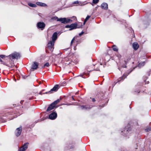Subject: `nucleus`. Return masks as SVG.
Masks as SVG:
<instances>
[{
    "label": "nucleus",
    "mask_w": 151,
    "mask_h": 151,
    "mask_svg": "<svg viewBox=\"0 0 151 151\" xmlns=\"http://www.w3.org/2000/svg\"><path fill=\"white\" fill-rule=\"evenodd\" d=\"M37 25L38 29H40L42 30L45 28V25L44 22H40L37 23Z\"/></svg>",
    "instance_id": "7ed1b4c3"
},
{
    "label": "nucleus",
    "mask_w": 151,
    "mask_h": 151,
    "mask_svg": "<svg viewBox=\"0 0 151 151\" xmlns=\"http://www.w3.org/2000/svg\"><path fill=\"white\" fill-rule=\"evenodd\" d=\"M0 61L3 64H4V63H3V61L2 60V59H1V58H0Z\"/></svg>",
    "instance_id": "473e14b6"
},
{
    "label": "nucleus",
    "mask_w": 151,
    "mask_h": 151,
    "mask_svg": "<svg viewBox=\"0 0 151 151\" xmlns=\"http://www.w3.org/2000/svg\"><path fill=\"white\" fill-rule=\"evenodd\" d=\"M22 131V128L21 127L17 128L16 129L15 132V135L17 137H18L21 134Z\"/></svg>",
    "instance_id": "423d86ee"
},
{
    "label": "nucleus",
    "mask_w": 151,
    "mask_h": 151,
    "mask_svg": "<svg viewBox=\"0 0 151 151\" xmlns=\"http://www.w3.org/2000/svg\"><path fill=\"white\" fill-rule=\"evenodd\" d=\"M81 107L82 109L85 110L91 108L89 105L82 106Z\"/></svg>",
    "instance_id": "dca6fc26"
},
{
    "label": "nucleus",
    "mask_w": 151,
    "mask_h": 151,
    "mask_svg": "<svg viewBox=\"0 0 151 151\" xmlns=\"http://www.w3.org/2000/svg\"><path fill=\"white\" fill-rule=\"evenodd\" d=\"M55 106L53 105L52 104H51L48 107L47 110V111H49L54 109L55 107Z\"/></svg>",
    "instance_id": "2eb2a0df"
},
{
    "label": "nucleus",
    "mask_w": 151,
    "mask_h": 151,
    "mask_svg": "<svg viewBox=\"0 0 151 151\" xmlns=\"http://www.w3.org/2000/svg\"><path fill=\"white\" fill-rule=\"evenodd\" d=\"M113 49L114 51H115L117 52L118 51V49L115 45H114L113 46Z\"/></svg>",
    "instance_id": "4be33fe9"
},
{
    "label": "nucleus",
    "mask_w": 151,
    "mask_h": 151,
    "mask_svg": "<svg viewBox=\"0 0 151 151\" xmlns=\"http://www.w3.org/2000/svg\"><path fill=\"white\" fill-rule=\"evenodd\" d=\"M22 101H21V102H20V103H21V104H22Z\"/></svg>",
    "instance_id": "a18cd8bd"
},
{
    "label": "nucleus",
    "mask_w": 151,
    "mask_h": 151,
    "mask_svg": "<svg viewBox=\"0 0 151 151\" xmlns=\"http://www.w3.org/2000/svg\"><path fill=\"white\" fill-rule=\"evenodd\" d=\"M95 101H96V100H95V99H94V98H93V99H92V101H93V102H94Z\"/></svg>",
    "instance_id": "c9c22d12"
},
{
    "label": "nucleus",
    "mask_w": 151,
    "mask_h": 151,
    "mask_svg": "<svg viewBox=\"0 0 151 151\" xmlns=\"http://www.w3.org/2000/svg\"><path fill=\"white\" fill-rule=\"evenodd\" d=\"M145 64V62H143L140 63L138 65V66L139 67H141L142 66H143Z\"/></svg>",
    "instance_id": "412c9836"
},
{
    "label": "nucleus",
    "mask_w": 151,
    "mask_h": 151,
    "mask_svg": "<svg viewBox=\"0 0 151 151\" xmlns=\"http://www.w3.org/2000/svg\"><path fill=\"white\" fill-rule=\"evenodd\" d=\"M28 5L29 6L32 7H37V5L36 4L31 3H28Z\"/></svg>",
    "instance_id": "aec40b11"
},
{
    "label": "nucleus",
    "mask_w": 151,
    "mask_h": 151,
    "mask_svg": "<svg viewBox=\"0 0 151 151\" xmlns=\"http://www.w3.org/2000/svg\"><path fill=\"white\" fill-rule=\"evenodd\" d=\"M59 88V86L58 85H55L53 88L51 89V90L48 92H46V93L47 94L49 93H52L53 91L54 92L57 91Z\"/></svg>",
    "instance_id": "39448f33"
},
{
    "label": "nucleus",
    "mask_w": 151,
    "mask_h": 151,
    "mask_svg": "<svg viewBox=\"0 0 151 151\" xmlns=\"http://www.w3.org/2000/svg\"><path fill=\"white\" fill-rule=\"evenodd\" d=\"M132 46L133 49L135 50L138 49L139 47L138 44L136 42H134Z\"/></svg>",
    "instance_id": "ddd939ff"
},
{
    "label": "nucleus",
    "mask_w": 151,
    "mask_h": 151,
    "mask_svg": "<svg viewBox=\"0 0 151 151\" xmlns=\"http://www.w3.org/2000/svg\"><path fill=\"white\" fill-rule=\"evenodd\" d=\"M151 130V128H148L146 129L147 131H149Z\"/></svg>",
    "instance_id": "f704fd0d"
},
{
    "label": "nucleus",
    "mask_w": 151,
    "mask_h": 151,
    "mask_svg": "<svg viewBox=\"0 0 151 151\" xmlns=\"http://www.w3.org/2000/svg\"><path fill=\"white\" fill-rule=\"evenodd\" d=\"M77 26V24L76 23H74L71 24L70 25V29L69 30H71L73 29L76 28Z\"/></svg>",
    "instance_id": "9d476101"
},
{
    "label": "nucleus",
    "mask_w": 151,
    "mask_h": 151,
    "mask_svg": "<svg viewBox=\"0 0 151 151\" xmlns=\"http://www.w3.org/2000/svg\"><path fill=\"white\" fill-rule=\"evenodd\" d=\"M87 70L88 71H89V72L91 71V70H89V68H87Z\"/></svg>",
    "instance_id": "4c0bfd02"
},
{
    "label": "nucleus",
    "mask_w": 151,
    "mask_h": 151,
    "mask_svg": "<svg viewBox=\"0 0 151 151\" xmlns=\"http://www.w3.org/2000/svg\"><path fill=\"white\" fill-rule=\"evenodd\" d=\"M65 27L66 28H70V25H67L65 26Z\"/></svg>",
    "instance_id": "7c9ffc66"
},
{
    "label": "nucleus",
    "mask_w": 151,
    "mask_h": 151,
    "mask_svg": "<svg viewBox=\"0 0 151 151\" xmlns=\"http://www.w3.org/2000/svg\"><path fill=\"white\" fill-rule=\"evenodd\" d=\"M28 76H24V75H22V77H23V78L24 79H25Z\"/></svg>",
    "instance_id": "2f4dec72"
},
{
    "label": "nucleus",
    "mask_w": 151,
    "mask_h": 151,
    "mask_svg": "<svg viewBox=\"0 0 151 151\" xmlns=\"http://www.w3.org/2000/svg\"><path fill=\"white\" fill-rule=\"evenodd\" d=\"M5 55H0V58H3L5 57Z\"/></svg>",
    "instance_id": "c85d7f7f"
},
{
    "label": "nucleus",
    "mask_w": 151,
    "mask_h": 151,
    "mask_svg": "<svg viewBox=\"0 0 151 151\" xmlns=\"http://www.w3.org/2000/svg\"><path fill=\"white\" fill-rule=\"evenodd\" d=\"M46 92L45 93H42V92H40L39 94L40 95H42V94H46Z\"/></svg>",
    "instance_id": "72a5a7b5"
},
{
    "label": "nucleus",
    "mask_w": 151,
    "mask_h": 151,
    "mask_svg": "<svg viewBox=\"0 0 151 151\" xmlns=\"http://www.w3.org/2000/svg\"><path fill=\"white\" fill-rule=\"evenodd\" d=\"M124 62H125V63L126 64V61H124Z\"/></svg>",
    "instance_id": "37998d69"
},
{
    "label": "nucleus",
    "mask_w": 151,
    "mask_h": 151,
    "mask_svg": "<svg viewBox=\"0 0 151 151\" xmlns=\"http://www.w3.org/2000/svg\"><path fill=\"white\" fill-rule=\"evenodd\" d=\"M10 59H18L20 58L19 54L17 52H14L8 56Z\"/></svg>",
    "instance_id": "f03ea898"
},
{
    "label": "nucleus",
    "mask_w": 151,
    "mask_h": 151,
    "mask_svg": "<svg viewBox=\"0 0 151 151\" xmlns=\"http://www.w3.org/2000/svg\"><path fill=\"white\" fill-rule=\"evenodd\" d=\"M75 40V37H74L73 39L71 41V43H70V45H71L72 44H73V43L74 40Z\"/></svg>",
    "instance_id": "bb28decb"
},
{
    "label": "nucleus",
    "mask_w": 151,
    "mask_h": 151,
    "mask_svg": "<svg viewBox=\"0 0 151 151\" xmlns=\"http://www.w3.org/2000/svg\"><path fill=\"white\" fill-rule=\"evenodd\" d=\"M86 22L85 21V20L83 22V24H85Z\"/></svg>",
    "instance_id": "58836bf2"
},
{
    "label": "nucleus",
    "mask_w": 151,
    "mask_h": 151,
    "mask_svg": "<svg viewBox=\"0 0 151 151\" xmlns=\"http://www.w3.org/2000/svg\"><path fill=\"white\" fill-rule=\"evenodd\" d=\"M72 99H73V100H75V99H74V98H73V96H72Z\"/></svg>",
    "instance_id": "ea45409f"
},
{
    "label": "nucleus",
    "mask_w": 151,
    "mask_h": 151,
    "mask_svg": "<svg viewBox=\"0 0 151 151\" xmlns=\"http://www.w3.org/2000/svg\"><path fill=\"white\" fill-rule=\"evenodd\" d=\"M36 4L37 5L40 6H47V5L44 3L38 2L36 3Z\"/></svg>",
    "instance_id": "f3484780"
},
{
    "label": "nucleus",
    "mask_w": 151,
    "mask_h": 151,
    "mask_svg": "<svg viewBox=\"0 0 151 151\" xmlns=\"http://www.w3.org/2000/svg\"><path fill=\"white\" fill-rule=\"evenodd\" d=\"M84 33V32H81L79 34V35L80 36H81L83 33Z\"/></svg>",
    "instance_id": "c756f323"
},
{
    "label": "nucleus",
    "mask_w": 151,
    "mask_h": 151,
    "mask_svg": "<svg viewBox=\"0 0 151 151\" xmlns=\"http://www.w3.org/2000/svg\"><path fill=\"white\" fill-rule=\"evenodd\" d=\"M139 91H138L137 92V93H139Z\"/></svg>",
    "instance_id": "a19ab883"
},
{
    "label": "nucleus",
    "mask_w": 151,
    "mask_h": 151,
    "mask_svg": "<svg viewBox=\"0 0 151 151\" xmlns=\"http://www.w3.org/2000/svg\"><path fill=\"white\" fill-rule=\"evenodd\" d=\"M123 131H122V134L124 135H125L129 132V130H130L129 129L128 130L126 129V128H124Z\"/></svg>",
    "instance_id": "a211bd4d"
},
{
    "label": "nucleus",
    "mask_w": 151,
    "mask_h": 151,
    "mask_svg": "<svg viewBox=\"0 0 151 151\" xmlns=\"http://www.w3.org/2000/svg\"><path fill=\"white\" fill-rule=\"evenodd\" d=\"M57 17H52L51 19L53 20H57L58 21V19H59Z\"/></svg>",
    "instance_id": "5701e85b"
},
{
    "label": "nucleus",
    "mask_w": 151,
    "mask_h": 151,
    "mask_svg": "<svg viewBox=\"0 0 151 151\" xmlns=\"http://www.w3.org/2000/svg\"><path fill=\"white\" fill-rule=\"evenodd\" d=\"M148 83H149V82H148V81H147V84H148Z\"/></svg>",
    "instance_id": "c03bdc74"
},
{
    "label": "nucleus",
    "mask_w": 151,
    "mask_h": 151,
    "mask_svg": "<svg viewBox=\"0 0 151 151\" xmlns=\"http://www.w3.org/2000/svg\"><path fill=\"white\" fill-rule=\"evenodd\" d=\"M57 117V114L56 113L53 112L49 115V118L50 119L53 120L55 119Z\"/></svg>",
    "instance_id": "0eeeda50"
},
{
    "label": "nucleus",
    "mask_w": 151,
    "mask_h": 151,
    "mask_svg": "<svg viewBox=\"0 0 151 151\" xmlns=\"http://www.w3.org/2000/svg\"><path fill=\"white\" fill-rule=\"evenodd\" d=\"M90 17V16H87V17H86V19L85 20L86 22H87V20Z\"/></svg>",
    "instance_id": "a878e982"
},
{
    "label": "nucleus",
    "mask_w": 151,
    "mask_h": 151,
    "mask_svg": "<svg viewBox=\"0 0 151 151\" xmlns=\"http://www.w3.org/2000/svg\"><path fill=\"white\" fill-rule=\"evenodd\" d=\"M131 72V71H130L129 73H125L124 74L122 77H120L119 79H118V81H121V80H123L124 78L126 77L129 74V73Z\"/></svg>",
    "instance_id": "1a4fd4ad"
},
{
    "label": "nucleus",
    "mask_w": 151,
    "mask_h": 151,
    "mask_svg": "<svg viewBox=\"0 0 151 151\" xmlns=\"http://www.w3.org/2000/svg\"><path fill=\"white\" fill-rule=\"evenodd\" d=\"M101 7L102 9L105 10L107 9L108 8V4L106 3H104L102 4Z\"/></svg>",
    "instance_id": "4468645a"
},
{
    "label": "nucleus",
    "mask_w": 151,
    "mask_h": 151,
    "mask_svg": "<svg viewBox=\"0 0 151 151\" xmlns=\"http://www.w3.org/2000/svg\"><path fill=\"white\" fill-rule=\"evenodd\" d=\"M79 2H80L78 1H75L73 3V4H79Z\"/></svg>",
    "instance_id": "cd10ccee"
},
{
    "label": "nucleus",
    "mask_w": 151,
    "mask_h": 151,
    "mask_svg": "<svg viewBox=\"0 0 151 151\" xmlns=\"http://www.w3.org/2000/svg\"><path fill=\"white\" fill-rule=\"evenodd\" d=\"M99 1V0H93V3L94 4H96Z\"/></svg>",
    "instance_id": "393cba45"
},
{
    "label": "nucleus",
    "mask_w": 151,
    "mask_h": 151,
    "mask_svg": "<svg viewBox=\"0 0 151 151\" xmlns=\"http://www.w3.org/2000/svg\"><path fill=\"white\" fill-rule=\"evenodd\" d=\"M100 65H102V64H101H101H100Z\"/></svg>",
    "instance_id": "49530a36"
},
{
    "label": "nucleus",
    "mask_w": 151,
    "mask_h": 151,
    "mask_svg": "<svg viewBox=\"0 0 151 151\" xmlns=\"http://www.w3.org/2000/svg\"><path fill=\"white\" fill-rule=\"evenodd\" d=\"M57 38V33L55 32H54L52 36V41L55 42V40H56Z\"/></svg>",
    "instance_id": "9b49d317"
},
{
    "label": "nucleus",
    "mask_w": 151,
    "mask_h": 151,
    "mask_svg": "<svg viewBox=\"0 0 151 151\" xmlns=\"http://www.w3.org/2000/svg\"><path fill=\"white\" fill-rule=\"evenodd\" d=\"M29 143H24L23 145L20 147L19 149V151H25L28 148V146Z\"/></svg>",
    "instance_id": "20e7f679"
},
{
    "label": "nucleus",
    "mask_w": 151,
    "mask_h": 151,
    "mask_svg": "<svg viewBox=\"0 0 151 151\" xmlns=\"http://www.w3.org/2000/svg\"><path fill=\"white\" fill-rule=\"evenodd\" d=\"M60 101V100L59 99H58L56 101H54V102H53L52 103L53 105H55L56 104H58V103H59Z\"/></svg>",
    "instance_id": "6ab92c4d"
},
{
    "label": "nucleus",
    "mask_w": 151,
    "mask_h": 151,
    "mask_svg": "<svg viewBox=\"0 0 151 151\" xmlns=\"http://www.w3.org/2000/svg\"><path fill=\"white\" fill-rule=\"evenodd\" d=\"M55 42L53 41H50L47 44V47L49 49H51L54 46Z\"/></svg>",
    "instance_id": "6e6552de"
},
{
    "label": "nucleus",
    "mask_w": 151,
    "mask_h": 151,
    "mask_svg": "<svg viewBox=\"0 0 151 151\" xmlns=\"http://www.w3.org/2000/svg\"><path fill=\"white\" fill-rule=\"evenodd\" d=\"M38 63L36 62H35L32 64L31 68L34 70H36L38 68Z\"/></svg>",
    "instance_id": "f8f14e48"
},
{
    "label": "nucleus",
    "mask_w": 151,
    "mask_h": 151,
    "mask_svg": "<svg viewBox=\"0 0 151 151\" xmlns=\"http://www.w3.org/2000/svg\"><path fill=\"white\" fill-rule=\"evenodd\" d=\"M96 70L98 71V70H99V69H97Z\"/></svg>",
    "instance_id": "79ce46f5"
},
{
    "label": "nucleus",
    "mask_w": 151,
    "mask_h": 151,
    "mask_svg": "<svg viewBox=\"0 0 151 151\" xmlns=\"http://www.w3.org/2000/svg\"><path fill=\"white\" fill-rule=\"evenodd\" d=\"M58 21L62 23L66 24L72 22V20L70 19L64 18H59V19H58Z\"/></svg>",
    "instance_id": "f257e3e1"
},
{
    "label": "nucleus",
    "mask_w": 151,
    "mask_h": 151,
    "mask_svg": "<svg viewBox=\"0 0 151 151\" xmlns=\"http://www.w3.org/2000/svg\"><path fill=\"white\" fill-rule=\"evenodd\" d=\"M49 65V64L48 63H46L42 67V68H44L45 67H48Z\"/></svg>",
    "instance_id": "b1692460"
},
{
    "label": "nucleus",
    "mask_w": 151,
    "mask_h": 151,
    "mask_svg": "<svg viewBox=\"0 0 151 151\" xmlns=\"http://www.w3.org/2000/svg\"><path fill=\"white\" fill-rule=\"evenodd\" d=\"M122 67L123 68H126L127 66L126 65H124L122 66Z\"/></svg>",
    "instance_id": "e433bc0d"
}]
</instances>
